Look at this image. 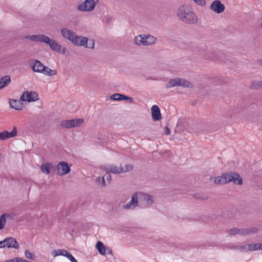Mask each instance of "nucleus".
<instances>
[{"label": "nucleus", "instance_id": "obj_32", "mask_svg": "<svg viewBox=\"0 0 262 262\" xmlns=\"http://www.w3.org/2000/svg\"><path fill=\"white\" fill-rule=\"evenodd\" d=\"M251 88L254 89L262 88V81H254L251 84Z\"/></svg>", "mask_w": 262, "mask_h": 262}, {"label": "nucleus", "instance_id": "obj_23", "mask_svg": "<svg viewBox=\"0 0 262 262\" xmlns=\"http://www.w3.org/2000/svg\"><path fill=\"white\" fill-rule=\"evenodd\" d=\"M54 165L52 163H43L41 165V171L42 172L49 174L50 172V170L53 169Z\"/></svg>", "mask_w": 262, "mask_h": 262}, {"label": "nucleus", "instance_id": "obj_15", "mask_svg": "<svg viewBox=\"0 0 262 262\" xmlns=\"http://www.w3.org/2000/svg\"><path fill=\"white\" fill-rule=\"evenodd\" d=\"M4 243L5 244V247L9 248H14L16 249H17L19 248V244L14 237H10L6 238L4 240Z\"/></svg>", "mask_w": 262, "mask_h": 262}, {"label": "nucleus", "instance_id": "obj_31", "mask_svg": "<svg viewBox=\"0 0 262 262\" xmlns=\"http://www.w3.org/2000/svg\"><path fill=\"white\" fill-rule=\"evenodd\" d=\"M42 74L46 76H52L57 74V71L55 70H52L48 67L45 66Z\"/></svg>", "mask_w": 262, "mask_h": 262}, {"label": "nucleus", "instance_id": "obj_20", "mask_svg": "<svg viewBox=\"0 0 262 262\" xmlns=\"http://www.w3.org/2000/svg\"><path fill=\"white\" fill-rule=\"evenodd\" d=\"M44 66L40 61L36 60L34 64L31 67L33 71L37 73H42L45 69Z\"/></svg>", "mask_w": 262, "mask_h": 262}, {"label": "nucleus", "instance_id": "obj_37", "mask_svg": "<svg viewBox=\"0 0 262 262\" xmlns=\"http://www.w3.org/2000/svg\"><path fill=\"white\" fill-rule=\"evenodd\" d=\"M125 167V169H123V172L130 171L133 169V166L131 164H126Z\"/></svg>", "mask_w": 262, "mask_h": 262}, {"label": "nucleus", "instance_id": "obj_8", "mask_svg": "<svg viewBox=\"0 0 262 262\" xmlns=\"http://www.w3.org/2000/svg\"><path fill=\"white\" fill-rule=\"evenodd\" d=\"M83 122L82 118L67 120L61 122L60 126L62 128H69L80 126Z\"/></svg>", "mask_w": 262, "mask_h": 262}, {"label": "nucleus", "instance_id": "obj_6", "mask_svg": "<svg viewBox=\"0 0 262 262\" xmlns=\"http://www.w3.org/2000/svg\"><path fill=\"white\" fill-rule=\"evenodd\" d=\"M258 229L255 227H250L248 228L237 229L236 228L230 229L229 233L230 235H234L236 234H240L242 235H249L252 233H256Z\"/></svg>", "mask_w": 262, "mask_h": 262}, {"label": "nucleus", "instance_id": "obj_41", "mask_svg": "<svg viewBox=\"0 0 262 262\" xmlns=\"http://www.w3.org/2000/svg\"><path fill=\"white\" fill-rule=\"evenodd\" d=\"M165 133L166 135H169L170 133V129L167 126L165 127Z\"/></svg>", "mask_w": 262, "mask_h": 262}, {"label": "nucleus", "instance_id": "obj_7", "mask_svg": "<svg viewBox=\"0 0 262 262\" xmlns=\"http://www.w3.org/2000/svg\"><path fill=\"white\" fill-rule=\"evenodd\" d=\"M98 2V0H85L78 6L77 9L81 11H91L95 8Z\"/></svg>", "mask_w": 262, "mask_h": 262}, {"label": "nucleus", "instance_id": "obj_22", "mask_svg": "<svg viewBox=\"0 0 262 262\" xmlns=\"http://www.w3.org/2000/svg\"><path fill=\"white\" fill-rule=\"evenodd\" d=\"M14 217V215L9 213H4L0 216V223L3 228H4L6 222L9 220H13Z\"/></svg>", "mask_w": 262, "mask_h": 262}, {"label": "nucleus", "instance_id": "obj_17", "mask_svg": "<svg viewBox=\"0 0 262 262\" xmlns=\"http://www.w3.org/2000/svg\"><path fill=\"white\" fill-rule=\"evenodd\" d=\"M151 117L154 121H159L161 119V114L159 107L154 105L151 108Z\"/></svg>", "mask_w": 262, "mask_h": 262}, {"label": "nucleus", "instance_id": "obj_44", "mask_svg": "<svg viewBox=\"0 0 262 262\" xmlns=\"http://www.w3.org/2000/svg\"><path fill=\"white\" fill-rule=\"evenodd\" d=\"M259 249L258 250H262V243H258Z\"/></svg>", "mask_w": 262, "mask_h": 262}, {"label": "nucleus", "instance_id": "obj_12", "mask_svg": "<svg viewBox=\"0 0 262 262\" xmlns=\"http://www.w3.org/2000/svg\"><path fill=\"white\" fill-rule=\"evenodd\" d=\"M25 38L35 42L46 43L48 40V37L43 34L27 35Z\"/></svg>", "mask_w": 262, "mask_h": 262}, {"label": "nucleus", "instance_id": "obj_46", "mask_svg": "<svg viewBox=\"0 0 262 262\" xmlns=\"http://www.w3.org/2000/svg\"><path fill=\"white\" fill-rule=\"evenodd\" d=\"M260 62L261 64L262 65V60H260Z\"/></svg>", "mask_w": 262, "mask_h": 262}, {"label": "nucleus", "instance_id": "obj_5", "mask_svg": "<svg viewBox=\"0 0 262 262\" xmlns=\"http://www.w3.org/2000/svg\"><path fill=\"white\" fill-rule=\"evenodd\" d=\"M139 200V206L142 208H146L151 206L155 202L154 197L150 194L137 192Z\"/></svg>", "mask_w": 262, "mask_h": 262}, {"label": "nucleus", "instance_id": "obj_1", "mask_svg": "<svg viewBox=\"0 0 262 262\" xmlns=\"http://www.w3.org/2000/svg\"><path fill=\"white\" fill-rule=\"evenodd\" d=\"M177 16L182 21L194 24L198 22V17L193 12L192 9L188 5H183L177 10Z\"/></svg>", "mask_w": 262, "mask_h": 262}, {"label": "nucleus", "instance_id": "obj_30", "mask_svg": "<svg viewBox=\"0 0 262 262\" xmlns=\"http://www.w3.org/2000/svg\"><path fill=\"white\" fill-rule=\"evenodd\" d=\"M179 86V78L170 79L166 84L167 88Z\"/></svg>", "mask_w": 262, "mask_h": 262}, {"label": "nucleus", "instance_id": "obj_40", "mask_svg": "<svg viewBox=\"0 0 262 262\" xmlns=\"http://www.w3.org/2000/svg\"><path fill=\"white\" fill-rule=\"evenodd\" d=\"M106 254H112V251L110 248H109V247L106 248Z\"/></svg>", "mask_w": 262, "mask_h": 262}, {"label": "nucleus", "instance_id": "obj_3", "mask_svg": "<svg viewBox=\"0 0 262 262\" xmlns=\"http://www.w3.org/2000/svg\"><path fill=\"white\" fill-rule=\"evenodd\" d=\"M61 34L64 39L68 40L76 46L83 45L86 40V39L83 38V36L77 35L75 32L67 28L61 29Z\"/></svg>", "mask_w": 262, "mask_h": 262}, {"label": "nucleus", "instance_id": "obj_36", "mask_svg": "<svg viewBox=\"0 0 262 262\" xmlns=\"http://www.w3.org/2000/svg\"><path fill=\"white\" fill-rule=\"evenodd\" d=\"M96 182H98L99 184H101V186L105 185V182L104 178L103 177H99L97 178Z\"/></svg>", "mask_w": 262, "mask_h": 262}, {"label": "nucleus", "instance_id": "obj_35", "mask_svg": "<svg viewBox=\"0 0 262 262\" xmlns=\"http://www.w3.org/2000/svg\"><path fill=\"white\" fill-rule=\"evenodd\" d=\"M25 255L26 257L29 259L34 260L35 258V256L28 250L25 251Z\"/></svg>", "mask_w": 262, "mask_h": 262}, {"label": "nucleus", "instance_id": "obj_18", "mask_svg": "<svg viewBox=\"0 0 262 262\" xmlns=\"http://www.w3.org/2000/svg\"><path fill=\"white\" fill-rule=\"evenodd\" d=\"M47 45H48L50 48L57 52H60L61 50V46L59 45L56 40L50 39L48 37V40L46 42Z\"/></svg>", "mask_w": 262, "mask_h": 262}, {"label": "nucleus", "instance_id": "obj_24", "mask_svg": "<svg viewBox=\"0 0 262 262\" xmlns=\"http://www.w3.org/2000/svg\"><path fill=\"white\" fill-rule=\"evenodd\" d=\"M83 38H84L86 39L84 42L83 45H78V47H84L86 48L93 49L94 48L95 46V41L93 39H89L88 37H83Z\"/></svg>", "mask_w": 262, "mask_h": 262}, {"label": "nucleus", "instance_id": "obj_14", "mask_svg": "<svg viewBox=\"0 0 262 262\" xmlns=\"http://www.w3.org/2000/svg\"><path fill=\"white\" fill-rule=\"evenodd\" d=\"M104 169L107 172H111L114 174H119L123 172V167H119L113 164L105 165Z\"/></svg>", "mask_w": 262, "mask_h": 262}, {"label": "nucleus", "instance_id": "obj_21", "mask_svg": "<svg viewBox=\"0 0 262 262\" xmlns=\"http://www.w3.org/2000/svg\"><path fill=\"white\" fill-rule=\"evenodd\" d=\"M11 107L17 110H20L24 106V104L20 100L11 99L9 101Z\"/></svg>", "mask_w": 262, "mask_h": 262}, {"label": "nucleus", "instance_id": "obj_11", "mask_svg": "<svg viewBox=\"0 0 262 262\" xmlns=\"http://www.w3.org/2000/svg\"><path fill=\"white\" fill-rule=\"evenodd\" d=\"M225 6L219 0L213 1L210 5V9L215 12L220 14L223 12L225 10Z\"/></svg>", "mask_w": 262, "mask_h": 262}, {"label": "nucleus", "instance_id": "obj_25", "mask_svg": "<svg viewBox=\"0 0 262 262\" xmlns=\"http://www.w3.org/2000/svg\"><path fill=\"white\" fill-rule=\"evenodd\" d=\"M11 82V78L9 76H5L0 79V89H2L9 85Z\"/></svg>", "mask_w": 262, "mask_h": 262}, {"label": "nucleus", "instance_id": "obj_16", "mask_svg": "<svg viewBox=\"0 0 262 262\" xmlns=\"http://www.w3.org/2000/svg\"><path fill=\"white\" fill-rule=\"evenodd\" d=\"M17 135V131L16 127H14L11 132L5 130L0 133V139L2 140H5L8 138H12L16 136Z\"/></svg>", "mask_w": 262, "mask_h": 262}, {"label": "nucleus", "instance_id": "obj_10", "mask_svg": "<svg viewBox=\"0 0 262 262\" xmlns=\"http://www.w3.org/2000/svg\"><path fill=\"white\" fill-rule=\"evenodd\" d=\"M138 206H139V203L138 194L136 192L132 195L131 200L123 206V209L125 210L134 209Z\"/></svg>", "mask_w": 262, "mask_h": 262}, {"label": "nucleus", "instance_id": "obj_26", "mask_svg": "<svg viewBox=\"0 0 262 262\" xmlns=\"http://www.w3.org/2000/svg\"><path fill=\"white\" fill-rule=\"evenodd\" d=\"M179 86L192 88H193V84L185 79L179 78Z\"/></svg>", "mask_w": 262, "mask_h": 262}, {"label": "nucleus", "instance_id": "obj_38", "mask_svg": "<svg viewBox=\"0 0 262 262\" xmlns=\"http://www.w3.org/2000/svg\"><path fill=\"white\" fill-rule=\"evenodd\" d=\"M67 257L71 262H78L77 260L72 256V255L70 252H69L68 254L67 255Z\"/></svg>", "mask_w": 262, "mask_h": 262}, {"label": "nucleus", "instance_id": "obj_33", "mask_svg": "<svg viewBox=\"0 0 262 262\" xmlns=\"http://www.w3.org/2000/svg\"><path fill=\"white\" fill-rule=\"evenodd\" d=\"M245 245H236V246H231L229 247L230 249H235L238 250L241 252H245Z\"/></svg>", "mask_w": 262, "mask_h": 262}, {"label": "nucleus", "instance_id": "obj_4", "mask_svg": "<svg viewBox=\"0 0 262 262\" xmlns=\"http://www.w3.org/2000/svg\"><path fill=\"white\" fill-rule=\"evenodd\" d=\"M156 40V37L146 34L138 35L134 39L135 43L139 46H149L154 44Z\"/></svg>", "mask_w": 262, "mask_h": 262}, {"label": "nucleus", "instance_id": "obj_42", "mask_svg": "<svg viewBox=\"0 0 262 262\" xmlns=\"http://www.w3.org/2000/svg\"><path fill=\"white\" fill-rule=\"evenodd\" d=\"M109 172H107V173H106L105 174V178H106V179L107 180V181H111V176L110 173H108Z\"/></svg>", "mask_w": 262, "mask_h": 262}, {"label": "nucleus", "instance_id": "obj_34", "mask_svg": "<svg viewBox=\"0 0 262 262\" xmlns=\"http://www.w3.org/2000/svg\"><path fill=\"white\" fill-rule=\"evenodd\" d=\"M26 259L17 257L4 261V262H25Z\"/></svg>", "mask_w": 262, "mask_h": 262}, {"label": "nucleus", "instance_id": "obj_2", "mask_svg": "<svg viewBox=\"0 0 262 262\" xmlns=\"http://www.w3.org/2000/svg\"><path fill=\"white\" fill-rule=\"evenodd\" d=\"M239 175L236 172L229 171L223 173L220 177H215L214 182L216 184H224L230 182H233L234 184L242 185L243 183L242 179H239Z\"/></svg>", "mask_w": 262, "mask_h": 262}, {"label": "nucleus", "instance_id": "obj_28", "mask_svg": "<svg viewBox=\"0 0 262 262\" xmlns=\"http://www.w3.org/2000/svg\"><path fill=\"white\" fill-rule=\"evenodd\" d=\"M244 248H245V252L257 250L259 249L258 243L246 244L245 245V247H244Z\"/></svg>", "mask_w": 262, "mask_h": 262}, {"label": "nucleus", "instance_id": "obj_45", "mask_svg": "<svg viewBox=\"0 0 262 262\" xmlns=\"http://www.w3.org/2000/svg\"><path fill=\"white\" fill-rule=\"evenodd\" d=\"M65 53V48H63V51H62V54H64Z\"/></svg>", "mask_w": 262, "mask_h": 262}, {"label": "nucleus", "instance_id": "obj_43", "mask_svg": "<svg viewBox=\"0 0 262 262\" xmlns=\"http://www.w3.org/2000/svg\"><path fill=\"white\" fill-rule=\"evenodd\" d=\"M5 247V244L4 243V241L0 242V248H4Z\"/></svg>", "mask_w": 262, "mask_h": 262}, {"label": "nucleus", "instance_id": "obj_9", "mask_svg": "<svg viewBox=\"0 0 262 262\" xmlns=\"http://www.w3.org/2000/svg\"><path fill=\"white\" fill-rule=\"evenodd\" d=\"M20 99L23 101H35L38 99V94L34 92H24L20 97Z\"/></svg>", "mask_w": 262, "mask_h": 262}, {"label": "nucleus", "instance_id": "obj_19", "mask_svg": "<svg viewBox=\"0 0 262 262\" xmlns=\"http://www.w3.org/2000/svg\"><path fill=\"white\" fill-rule=\"evenodd\" d=\"M111 99L116 101H121L123 100H128L130 103L133 102V99L132 97H128L123 94L115 93L112 95L110 97Z\"/></svg>", "mask_w": 262, "mask_h": 262}, {"label": "nucleus", "instance_id": "obj_29", "mask_svg": "<svg viewBox=\"0 0 262 262\" xmlns=\"http://www.w3.org/2000/svg\"><path fill=\"white\" fill-rule=\"evenodd\" d=\"M69 252L63 249H58L52 251V255L53 257H56L59 255L64 256L67 257V255L68 254Z\"/></svg>", "mask_w": 262, "mask_h": 262}, {"label": "nucleus", "instance_id": "obj_27", "mask_svg": "<svg viewBox=\"0 0 262 262\" xmlns=\"http://www.w3.org/2000/svg\"><path fill=\"white\" fill-rule=\"evenodd\" d=\"M96 247L101 255H105L106 254V247L101 242H97Z\"/></svg>", "mask_w": 262, "mask_h": 262}, {"label": "nucleus", "instance_id": "obj_39", "mask_svg": "<svg viewBox=\"0 0 262 262\" xmlns=\"http://www.w3.org/2000/svg\"><path fill=\"white\" fill-rule=\"evenodd\" d=\"M195 3L200 6H204L205 4V0H193Z\"/></svg>", "mask_w": 262, "mask_h": 262}, {"label": "nucleus", "instance_id": "obj_13", "mask_svg": "<svg viewBox=\"0 0 262 262\" xmlns=\"http://www.w3.org/2000/svg\"><path fill=\"white\" fill-rule=\"evenodd\" d=\"M70 171V168L67 163L60 162L57 165V173L59 176H64L68 173Z\"/></svg>", "mask_w": 262, "mask_h": 262}]
</instances>
